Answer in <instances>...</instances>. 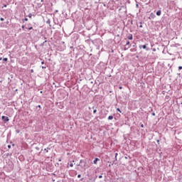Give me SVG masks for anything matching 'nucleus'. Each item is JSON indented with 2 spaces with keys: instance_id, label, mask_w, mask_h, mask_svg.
<instances>
[{
  "instance_id": "f257e3e1",
  "label": "nucleus",
  "mask_w": 182,
  "mask_h": 182,
  "mask_svg": "<svg viewBox=\"0 0 182 182\" xmlns=\"http://www.w3.org/2000/svg\"><path fill=\"white\" fill-rule=\"evenodd\" d=\"M1 120H3L4 123H8V122H9V117L6 116H2Z\"/></svg>"
},
{
  "instance_id": "f03ea898",
  "label": "nucleus",
  "mask_w": 182,
  "mask_h": 182,
  "mask_svg": "<svg viewBox=\"0 0 182 182\" xmlns=\"http://www.w3.org/2000/svg\"><path fill=\"white\" fill-rule=\"evenodd\" d=\"M146 49V50H149V48H147V45H143V46H139L140 49Z\"/></svg>"
},
{
  "instance_id": "7ed1b4c3",
  "label": "nucleus",
  "mask_w": 182,
  "mask_h": 182,
  "mask_svg": "<svg viewBox=\"0 0 182 182\" xmlns=\"http://www.w3.org/2000/svg\"><path fill=\"white\" fill-rule=\"evenodd\" d=\"M154 18H156V14H154V13H151L150 14V17H149V19H154Z\"/></svg>"
},
{
  "instance_id": "20e7f679",
  "label": "nucleus",
  "mask_w": 182,
  "mask_h": 182,
  "mask_svg": "<svg viewBox=\"0 0 182 182\" xmlns=\"http://www.w3.org/2000/svg\"><path fill=\"white\" fill-rule=\"evenodd\" d=\"M97 161H100V159L99 158H95L93 161L94 164H97Z\"/></svg>"
},
{
  "instance_id": "39448f33",
  "label": "nucleus",
  "mask_w": 182,
  "mask_h": 182,
  "mask_svg": "<svg viewBox=\"0 0 182 182\" xmlns=\"http://www.w3.org/2000/svg\"><path fill=\"white\" fill-rule=\"evenodd\" d=\"M128 39L129 41H132L133 39V35L132 34H129L128 36H127Z\"/></svg>"
},
{
  "instance_id": "423d86ee",
  "label": "nucleus",
  "mask_w": 182,
  "mask_h": 182,
  "mask_svg": "<svg viewBox=\"0 0 182 182\" xmlns=\"http://www.w3.org/2000/svg\"><path fill=\"white\" fill-rule=\"evenodd\" d=\"M156 15L157 16H160V15H161V10H159L156 11Z\"/></svg>"
},
{
  "instance_id": "0eeeda50",
  "label": "nucleus",
  "mask_w": 182,
  "mask_h": 182,
  "mask_svg": "<svg viewBox=\"0 0 182 182\" xmlns=\"http://www.w3.org/2000/svg\"><path fill=\"white\" fill-rule=\"evenodd\" d=\"M50 148L47 147V148L44 149V151H46V153H49L48 150H50Z\"/></svg>"
},
{
  "instance_id": "6e6552de",
  "label": "nucleus",
  "mask_w": 182,
  "mask_h": 182,
  "mask_svg": "<svg viewBox=\"0 0 182 182\" xmlns=\"http://www.w3.org/2000/svg\"><path fill=\"white\" fill-rule=\"evenodd\" d=\"M125 46H130V41H127Z\"/></svg>"
},
{
  "instance_id": "1a4fd4ad",
  "label": "nucleus",
  "mask_w": 182,
  "mask_h": 182,
  "mask_svg": "<svg viewBox=\"0 0 182 182\" xmlns=\"http://www.w3.org/2000/svg\"><path fill=\"white\" fill-rule=\"evenodd\" d=\"M108 120H113V116H112V115L109 116Z\"/></svg>"
},
{
  "instance_id": "9d476101",
  "label": "nucleus",
  "mask_w": 182,
  "mask_h": 182,
  "mask_svg": "<svg viewBox=\"0 0 182 182\" xmlns=\"http://www.w3.org/2000/svg\"><path fill=\"white\" fill-rule=\"evenodd\" d=\"M46 23H48V25H50V19H48L46 21Z\"/></svg>"
},
{
  "instance_id": "9b49d317",
  "label": "nucleus",
  "mask_w": 182,
  "mask_h": 182,
  "mask_svg": "<svg viewBox=\"0 0 182 182\" xmlns=\"http://www.w3.org/2000/svg\"><path fill=\"white\" fill-rule=\"evenodd\" d=\"M82 162H83V160L81 159V160L80 161L79 164H77V166H82Z\"/></svg>"
},
{
  "instance_id": "f8f14e48",
  "label": "nucleus",
  "mask_w": 182,
  "mask_h": 182,
  "mask_svg": "<svg viewBox=\"0 0 182 182\" xmlns=\"http://www.w3.org/2000/svg\"><path fill=\"white\" fill-rule=\"evenodd\" d=\"M4 62H8V58H3Z\"/></svg>"
},
{
  "instance_id": "ddd939ff",
  "label": "nucleus",
  "mask_w": 182,
  "mask_h": 182,
  "mask_svg": "<svg viewBox=\"0 0 182 182\" xmlns=\"http://www.w3.org/2000/svg\"><path fill=\"white\" fill-rule=\"evenodd\" d=\"M129 48H130V46H128V48H126V46L124 48V50H127V49H129Z\"/></svg>"
},
{
  "instance_id": "4468645a",
  "label": "nucleus",
  "mask_w": 182,
  "mask_h": 182,
  "mask_svg": "<svg viewBox=\"0 0 182 182\" xmlns=\"http://www.w3.org/2000/svg\"><path fill=\"white\" fill-rule=\"evenodd\" d=\"M130 50H131V52H136V49L135 48H132Z\"/></svg>"
},
{
  "instance_id": "2eb2a0df",
  "label": "nucleus",
  "mask_w": 182,
  "mask_h": 182,
  "mask_svg": "<svg viewBox=\"0 0 182 182\" xmlns=\"http://www.w3.org/2000/svg\"><path fill=\"white\" fill-rule=\"evenodd\" d=\"M117 111L119 112V113H122V111L120 110V108H117Z\"/></svg>"
},
{
  "instance_id": "dca6fc26",
  "label": "nucleus",
  "mask_w": 182,
  "mask_h": 182,
  "mask_svg": "<svg viewBox=\"0 0 182 182\" xmlns=\"http://www.w3.org/2000/svg\"><path fill=\"white\" fill-rule=\"evenodd\" d=\"M23 21H25L26 22H28V18H25L24 19H23Z\"/></svg>"
},
{
  "instance_id": "f3484780",
  "label": "nucleus",
  "mask_w": 182,
  "mask_h": 182,
  "mask_svg": "<svg viewBox=\"0 0 182 182\" xmlns=\"http://www.w3.org/2000/svg\"><path fill=\"white\" fill-rule=\"evenodd\" d=\"M28 18H32V14H28Z\"/></svg>"
},
{
  "instance_id": "a211bd4d",
  "label": "nucleus",
  "mask_w": 182,
  "mask_h": 182,
  "mask_svg": "<svg viewBox=\"0 0 182 182\" xmlns=\"http://www.w3.org/2000/svg\"><path fill=\"white\" fill-rule=\"evenodd\" d=\"M139 23H140V25H139V28H143V25H141V23H141V22H140Z\"/></svg>"
},
{
  "instance_id": "6ab92c4d",
  "label": "nucleus",
  "mask_w": 182,
  "mask_h": 182,
  "mask_svg": "<svg viewBox=\"0 0 182 182\" xmlns=\"http://www.w3.org/2000/svg\"><path fill=\"white\" fill-rule=\"evenodd\" d=\"M32 29H33V27H29V28H28V30H29V31H32Z\"/></svg>"
},
{
  "instance_id": "aec40b11",
  "label": "nucleus",
  "mask_w": 182,
  "mask_h": 182,
  "mask_svg": "<svg viewBox=\"0 0 182 182\" xmlns=\"http://www.w3.org/2000/svg\"><path fill=\"white\" fill-rule=\"evenodd\" d=\"M97 112V109H95L94 110H93V113L95 114V113H96Z\"/></svg>"
},
{
  "instance_id": "412c9836",
  "label": "nucleus",
  "mask_w": 182,
  "mask_h": 182,
  "mask_svg": "<svg viewBox=\"0 0 182 182\" xmlns=\"http://www.w3.org/2000/svg\"><path fill=\"white\" fill-rule=\"evenodd\" d=\"M0 21H5V19L1 17V18H0Z\"/></svg>"
},
{
  "instance_id": "4be33fe9",
  "label": "nucleus",
  "mask_w": 182,
  "mask_h": 182,
  "mask_svg": "<svg viewBox=\"0 0 182 182\" xmlns=\"http://www.w3.org/2000/svg\"><path fill=\"white\" fill-rule=\"evenodd\" d=\"M36 107H38V109H42V107L41 105H38Z\"/></svg>"
},
{
  "instance_id": "5701e85b",
  "label": "nucleus",
  "mask_w": 182,
  "mask_h": 182,
  "mask_svg": "<svg viewBox=\"0 0 182 182\" xmlns=\"http://www.w3.org/2000/svg\"><path fill=\"white\" fill-rule=\"evenodd\" d=\"M80 177H82V175L78 174V175H77V178H80Z\"/></svg>"
},
{
  "instance_id": "b1692460",
  "label": "nucleus",
  "mask_w": 182,
  "mask_h": 182,
  "mask_svg": "<svg viewBox=\"0 0 182 182\" xmlns=\"http://www.w3.org/2000/svg\"><path fill=\"white\" fill-rule=\"evenodd\" d=\"M98 177H99V178H103V176H102V175H100Z\"/></svg>"
},
{
  "instance_id": "393cba45",
  "label": "nucleus",
  "mask_w": 182,
  "mask_h": 182,
  "mask_svg": "<svg viewBox=\"0 0 182 182\" xmlns=\"http://www.w3.org/2000/svg\"><path fill=\"white\" fill-rule=\"evenodd\" d=\"M115 159L117 160V153L115 154Z\"/></svg>"
},
{
  "instance_id": "a878e982",
  "label": "nucleus",
  "mask_w": 182,
  "mask_h": 182,
  "mask_svg": "<svg viewBox=\"0 0 182 182\" xmlns=\"http://www.w3.org/2000/svg\"><path fill=\"white\" fill-rule=\"evenodd\" d=\"M178 69H179V70H181L182 66H179V67H178Z\"/></svg>"
},
{
  "instance_id": "bb28decb",
  "label": "nucleus",
  "mask_w": 182,
  "mask_h": 182,
  "mask_svg": "<svg viewBox=\"0 0 182 182\" xmlns=\"http://www.w3.org/2000/svg\"><path fill=\"white\" fill-rule=\"evenodd\" d=\"M140 126H141V127H142V128L144 127V125L143 124H141Z\"/></svg>"
},
{
  "instance_id": "cd10ccee",
  "label": "nucleus",
  "mask_w": 182,
  "mask_h": 182,
  "mask_svg": "<svg viewBox=\"0 0 182 182\" xmlns=\"http://www.w3.org/2000/svg\"><path fill=\"white\" fill-rule=\"evenodd\" d=\"M6 4H4L2 8H6Z\"/></svg>"
},
{
  "instance_id": "c85d7f7f",
  "label": "nucleus",
  "mask_w": 182,
  "mask_h": 182,
  "mask_svg": "<svg viewBox=\"0 0 182 182\" xmlns=\"http://www.w3.org/2000/svg\"><path fill=\"white\" fill-rule=\"evenodd\" d=\"M41 65H45V61H42Z\"/></svg>"
},
{
  "instance_id": "c756f323",
  "label": "nucleus",
  "mask_w": 182,
  "mask_h": 182,
  "mask_svg": "<svg viewBox=\"0 0 182 182\" xmlns=\"http://www.w3.org/2000/svg\"><path fill=\"white\" fill-rule=\"evenodd\" d=\"M156 141H157L158 144H160V140L158 139Z\"/></svg>"
},
{
  "instance_id": "7c9ffc66",
  "label": "nucleus",
  "mask_w": 182,
  "mask_h": 182,
  "mask_svg": "<svg viewBox=\"0 0 182 182\" xmlns=\"http://www.w3.org/2000/svg\"><path fill=\"white\" fill-rule=\"evenodd\" d=\"M70 167H73V164H70Z\"/></svg>"
},
{
  "instance_id": "2f4dec72",
  "label": "nucleus",
  "mask_w": 182,
  "mask_h": 182,
  "mask_svg": "<svg viewBox=\"0 0 182 182\" xmlns=\"http://www.w3.org/2000/svg\"><path fill=\"white\" fill-rule=\"evenodd\" d=\"M21 28H22V29H25V26L23 25V26H21Z\"/></svg>"
},
{
  "instance_id": "473e14b6",
  "label": "nucleus",
  "mask_w": 182,
  "mask_h": 182,
  "mask_svg": "<svg viewBox=\"0 0 182 182\" xmlns=\"http://www.w3.org/2000/svg\"><path fill=\"white\" fill-rule=\"evenodd\" d=\"M19 132H20L19 129L16 130V133H19Z\"/></svg>"
},
{
  "instance_id": "72a5a7b5",
  "label": "nucleus",
  "mask_w": 182,
  "mask_h": 182,
  "mask_svg": "<svg viewBox=\"0 0 182 182\" xmlns=\"http://www.w3.org/2000/svg\"><path fill=\"white\" fill-rule=\"evenodd\" d=\"M153 52H156V48L152 49Z\"/></svg>"
},
{
  "instance_id": "f704fd0d",
  "label": "nucleus",
  "mask_w": 182,
  "mask_h": 182,
  "mask_svg": "<svg viewBox=\"0 0 182 182\" xmlns=\"http://www.w3.org/2000/svg\"><path fill=\"white\" fill-rule=\"evenodd\" d=\"M152 116H156V113L153 112Z\"/></svg>"
},
{
  "instance_id": "c9c22d12",
  "label": "nucleus",
  "mask_w": 182,
  "mask_h": 182,
  "mask_svg": "<svg viewBox=\"0 0 182 182\" xmlns=\"http://www.w3.org/2000/svg\"><path fill=\"white\" fill-rule=\"evenodd\" d=\"M42 69H46V67L42 66Z\"/></svg>"
},
{
  "instance_id": "e433bc0d",
  "label": "nucleus",
  "mask_w": 182,
  "mask_h": 182,
  "mask_svg": "<svg viewBox=\"0 0 182 182\" xmlns=\"http://www.w3.org/2000/svg\"><path fill=\"white\" fill-rule=\"evenodd\" d=\"M119 89L122 90V89H123V87H119Z\"/></svg>"
},
{
  "instance_id": "4c0bfd02",
  "label": "nucleus",
  "mask_w": 182,
  "mask_h": 182,
  "mask_svg": "<svg viewBox=\"0 0 182 182\" xmlns=\"http://www.w3.org/2000/svg\"><path fill=\"white\" fill-rule=\"evenodd\" d=\"M38 6H42V4H38Z\"/></svg>"
},
{
  "instance_id": "58836bf2",
  "label": "nucleus",
  "mask_w": 182,
  "mask_h": 182,
  "mask_svg": "<svg viewBox=\"0 0 182 182\" xmlns=\"http://www.w3.org/2000/svg\"><path fill=\"white\" fill-rule=\"evenodd\" d=\"M6 24H7V25H9V21H6Z\"/></svg>"
},
{
  "instance_id": "ea45409f",
  "label": "nucleus",
  "mask_w": 182,
  "mask_h": 182,
  "mask_svg": "<svg viewBox=\"0 0 182 182\" xmlns=\"http://www.w3.org/2000/svg\"><path fill=\"white\" fill-rule=\"evenodd\" d=\"M8 148H9V149H11V145H8Z\"/></svg>"
},
{
  "instance_id": "a19ab883",
  "label": "nucleus",
  "mask_w": 182,
  "mask_h": 182,
  "mask_svg": "<svg viewBox=\"0 0 182 182\" xmlns=\"http://www.w3.org/2000/svg\"><path fill=\"white\" fill-rule=\"evenodd\" d=\"M31 73H33V70H31Z\"/></svg>"
},
{
  "instance_id": "79ce46f5",
  "label": "nucleus",
  "mask_w": 182,
  "mask_h": 182,
  "mask_svg": "<svg viewBox=\"0 0 182 182\" xmlns=\"http://www.w3.org/2000/svg\"><path fill=\"white\" fill-rule=\"evenodd\" d=\"M92 109H93V110H95V109H96V108H95V107H92Z\"/></svg>"
},
{
  "instance_id": "37998d69",
  "label": "nucleus",
  "mask_w": 182,
  "mask_h": 182,
  "mask_svg": "<svg viewBox=\"0 0 182 182\" xmlns=\"http://www.w3.org/2000/svg\"><path fill=\"white\" fill-rule=\"evenodd\" d=\"M89 110H90V109H92L90 107H88Z\"/></svg>"
},
{
  "instance_id": "c03bdc74",
  "label": "nucleus",
  "mask_w": 182,
  "mask_h": 182,
  "mask_svg": "<svg viewBox=\"0 0 182 182\" xmlns=\"http://www.w3.org/2000/svg\"><path fill=\"white\" fill-rule=\"evenodd\" d=\"M0 60H2V58H0Z\"/></svg>"
},
{
  "instance_id": "a18cd8bd",
  "label": "nucleus",
  "mask_w": 182,
  "mask_h": 182,
  "mask_svg": "<svg viewBox=\"0 0 182 182\" xmlns=\"http://www.w3.org/2000/svg\"><path fill=\"white\" fill-rule=\"evenodd\" d=\"M83 181V178H81V181Z\"/></svg>"
},
{
  "instance_id": "49530a36",
  "label": "nucleus",
  "mask_w": 182,
  "mask_h": 182,
  "mask_svg": "<svg viewBox=\"0 0 182 182\" xmlns=\"http://www.w3.org/2000/svg\"><path fill=\"white\" fill-rule=\"evenodd\" d=\"M71 49H73V47H70Z\"/></svg>"
},
{
  "instance_id": "de8ad7c7",
  "label": "nucleus",
  "mask_w": 182,
  "mask_h": 182,
  "mask_svg": "<svg viewBox=\"0 0 182 182\" xmlns=\"http://www.w3.org/2000/svg\"><path fill=\"white\" fill-rule=\"evenodd\" d=\"M36 149H37V150H38L39 148L36 147Z\"/></svg>"
},
{
  "instance_id": "09e8293b",
  "label": "nucleus",
  "mask_w": 182,
  "mask_h": 182,
  "mask_svg": "<svg viewBox=\"0 0 182 182\" xmlns=\"http://www.w3.org/2000/svg\"><path fill=\"white\" fill-rule=\"evenodd\" d=\"M58 161H61V160H60V159H59V160H58Z\"/></svg>"
},
{
  "instance_id": "8fccbe9b",
  "label": "nucleus",
  "mask_w": 182,
  "mask_h": 182,
  "mask_svg": "<svg viewBox=\"0 0 182 182\" xmlns=\"http://www.w3.org/2000/svg\"><path fill=\"white\" fill-rule=\"evenodd\" d=\"M41 2H43V0H41Z\"/></svg>"
},
{
  "instance_id": "3c124183",
  "label": "nucleus",
  "mask_w": 182,
  "mask_h": 182,
  "mask_svg": "<svg viewBox=\"0 0 182 182\" xmlns=\"http://www.w3.org/2000/svg\"><path fill=\"white\" fill-rule=\"evenodd\" d=\"M136 6H139V4H136Z\"/></svg>"
},
{
  "instance_id": "603ef678",
  "label": "nucleus",
  "mask_w": 182,
  "mask_h": 182,
  "mask_svg": "<svg viewBox=\"0 0 182 182\" xmlns=\"http://www.w3.org/2000/svg\"><path fill=\"white\" fill-rule=\"evenodd\" d=\"M91 83H93V81H91Z\"/></svg>"
},
{
  "instance_id": "864d4df0",
  "label": "nucleus",
  "mask_w": 182,
  "mask_h": 182,
  "mask_svg": "<svg viewBox=\"0 0 182 182\" xmlns=\"http://www.w3.org/2000/svg\"><path fill=\"white\" fill-rule=\"evenodd\" d=\"M53 181H55V179H53Z\"/></svg>"
},
{
  "instance_id": "5fc2aeb1",
  "label": "nucleus",
  "mask_w": 182,
  "mask_h": 182,
  "mask_svg": "<svg viewBox=\"0 0 182 182\" xmlns=\"http://www.w3.org/2000/svg\"><path fill=\"white\" fill-rule=\"evenodd\" d=\"M43 92L42 91H41V93H42Z\"/></svg>"
},
{
  "instance_id": "6e6d98bb",
  "label": "nucleus",
  "mask_w": 182,
  "mask_h": 182,
  "mask_svg": "<svg viewBox=\"0 0 182 182\" xmlns=\"http://www.w3.org/2000/svg\"><path fill=\"white\" fill-rule=\"evenodd\" d=\"M57 182H60V181H58Z\"/></svg>"
},
{
  "instance_id": "4d7b16f0",
  "label": "nucleus",
  "mask_w": 182,
  "mask_h": 182,
  "mask_svg": "<svg viewBox=\"0 0 182 182\" xmlns=\"http://www.w3.org/2000/svg\"><path fill=\"white\" fill-rule=\"evenodd\" d=\"M181 79H182V77H181Z\"/></svg>"
}]
</instances>
